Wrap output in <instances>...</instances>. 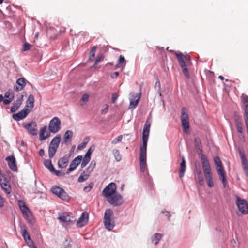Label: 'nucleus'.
Returning <instances> with one entry per match:
<instances>
[{"instance_id":"obj_1","label":"nucleus","mask_w":248,"mask_h":248,"mask_svg":"<svg viewBox=\"0 0 248 248\" xmlns=\"http://www.w3.org/2000/svg\"><path fill=\"white\" fill-rule=\"evenodd\" d=\"M174 54L177 58L183 73L187 78H189L190 75L186 67V62H188L190 61V56L187 54L184 55L180 52H175Z\"/></svg>"},{"instance_id":"obj_2","label":"nucleus","mask_w":248,"mask_h":248,"mask_svg":"<svg viewBox=\"0 0 248 248\" xmlns=\"http://www.w3.org/2000/svg\"><path fill=\"white\" fill-rule=\"evenodd\" d=\"M18 205L26 221L30 224H33L34 223V220L32 213L26 206L24 201L23 200H19L18 202Z\"/></svg>"},{"instance_id":"obj_3","label":"nucleus","mask_w":248,"mask_h":248,"mask_svg":"<svg viewBox=\"0 0 248 248\" xmlns=\"http://www.w3.org/2000/svg\"><path fill=\"white\" fill-rule=\"evenodd\" d=\"M113 213L112 210L108 209L106 210L104 217V223L106 229L111 230L114 227V221L112 218Z\"/></svg>"},{"instance_id":"obj_4","label":"nucleus","mask_w":248,"mask_h":248,"mask_svg":"<svg viewBox=\"0 0 248 248\" xmlns=\"http://www.w3.org/2000/svg\"><path fill=\"white\" fill-rule=\"evenodd\" d=\"M188 119L189 117L187 109L185 107L182 108L181 110V121L183 131L186 133H188L189 129Z\"/></svg>"},{"instance_id":"obj_5","label":"nucleus","mask_w":248,"mask_h":248,"mask_svg":"<svg viewBox=\"0 0 248 248\" xmlns=\"http://www.w3.org/2000/svg\"><path fill=\"white\" fill-rule=\"evenodd\" d=\"M51 191L62 200L68 201L70 199L69 195L65 190L59 186H54L52 187Z\"/></svg>"},{"instance_id":"obj_6","label":"nucleus","mask_w":248,"mask_h":248,"mask_svg":"<svg viewBox=\"0 0 248 248\" xmlns=\"http://www.w3.org/2000/svg\"><path fill=\"white\" fill-rule=\"evenodd\" d=\"M150 123L148 121H147L144 125L142 137V144L141 145L140 148H147V142L150 133Z\"/></svg>"},{"instance_id":"obj_7","label":"nucleus","mask_w":248,"mask_h":248,"mask_svg":"<svg viewBox=\"0 0 248 248\" xmlns=\"http://www.w3.org/2000/svg\"><path fill=\"white\" fill-rule=\"evenodd\" d=\"M236 204L241 215L248 214V204L245 199L237 196Z\"/></svg>"},{"instance_id":"obj_8","label":"nucleus","mask_w":248,"mask_h":248,"mask_svg":"<svg viewBox=\"0 0 248 248\" xmlns=\"http://www.w3.org/2000/svg\"><path fill=\"white\" fill-rule=\"evenodd\" d=\"M61 122L58 117L53 118L49 122L48 129L49 132L56 133L61 129Z\"/></svg>"},{"instance_id":"obj_9","label":"nucleus","mask_w":248,"mask_h":248,"mask_svg":"<svg viewBox=\"0 0 248 248\" xmlns=\"http://www.w3.org/2000/svg\"><path fill=\"white\" fill-rule=\"evenodd\" d=\"M108 203L114 206H121L123 203L122 196L118 193H115L107 198Z\"/></svg>"},{"instance_id":"obj_10","label":"nucleus","mask_w":248,"mask_h":248,"mask_svg":"<svg viewBox=\"0 0 248 248\" xmlns=\"http://www.w3.org/2000/svg\"><path fill=\"white\" fill-rule=\"evenodd\" d=\"M116 184L114 183H110L103 189L102 191L103 195L108 198L116 193Z\"/></svg>"},{"instance_id":"obj_11","label":"nucleus","mask_w":248,"mask_h":248,"mask_svg":"<svg viewBox=\"0 0 248 248\" xmlns=\"http://www.w3.org/2000/svg\"><path fill=\"white\" fill-rule=\"evenodd\" d=\"M147 148H140V169L141 172H144L146 168Z\"/></svg>"},{"instance_id":"obj_12","label":"nucleus","mask_w":248,"mask_h":248,"mask_svg":"<svg viewBox=\"0 0 248 248\" xmlns=\"http://www.w3.org/2000/svg\"><path fill=\"white\" fill-rule=\"evenodd\" d=\"M30 110L27 108H24L16 114H14L12 116L13 119L18 121L25 118L30 113Z\"/></svg>"},{"instance_id":"obj_13","label":"nucleus","mask_w":248,"mask_h":248,"mask_svg":"<svg viewBox=\"0 0 248 248\" xmlns=\"http://www.w3.org/2000/svg\"><path fill=\"white\" fill-rule=\"evenodd\" d=\"M82 159V155H78L75 159H74L71 162L69 168L67 170V173H69L72 170H74L80 163Z\"/></svg>"},{"instance_id":"obj_14","label":"nucleus","mask_w":248,"mask_h":248,"mask_svg":"<svg viewBox=\"0 0 248 248\" xmlns=\"http://www.w3.org/2000/svg\"><path fill=\"white\" fill-rule=\"evenodd\" d=\"M26 80L24 78H18L14 86V90L16 92L22 90L26 85Z\"/></svg>"},{"instance_id":"obj_15","label":"nucleus","mask_w":248,"mask_h":248,"mask_svg":"<svg viewBox=\"0 0 248 248\" xmlns=\"http://www.w3.org/2000/svg\"><path fill=\"white\" fill-rule=\"evenodd\" d=\"M58 219L63 222H70L74 220V217L72 216V214L68 212L62 213L58 217Z\"/></svg>"},{"instance_id":"obj_16","label":"nucleus","mask_w":248,"mask_h":248,"mask_svg":"<svg viewBox=\"0 0 248 248\" xmlns=\"http://www.w3.org/2000/svg\"><path fill=\"white\" fill-rule=\"evenodd\" d=\"M89 220V214L87 212H83L77 222V225L78 227L85 226Z\"/></svg>"},{"instance_id":"obj_17","label":"nucleus","mask_w":248,"mask_h":248,"mask_svg":"<svg viewBox=\"0 0 248 248\" xmlns=\"http://www.w3.org/2000/svg\"><path fill=\"white\" fill-rule=\"evenodd\" d=\"M201 160L202 161V165L204 173L207 174V173H211L210 171L211 167H210V165L209 161L204 155L202 154V155Z\"/></svg>"},{"instance_id":"obj_18","label":"nucleus","mask_w":248,"mask_h":248,"mask_svg":"<svg viewBox=\"0 0 248 248\" xmlns=\"http://www.w3.org/2000/svg\"><path fill=\"white\" fill-rule=\"evenodd\" d=\"M24 127L32 135H37V129H36V124L34 122L29 123L26 125H24Z\"/></svg>"},{"instance_id":"obj_19","label":"nucleus","mask_w":248,"mask_h":248,"mask_svg":"<svg viewBox=\"0 0 248 248\" xmlns=\"http://www.w3.org/2000/svg\"><path fill=\"white\" fill-rule=\"evenodd\" d=\"M21 232L25 241L28 244L32 243L29 233L28 232L25 225L21 226Z\"/></svg>"},{"instance_id":"obj_20","label":"nucleus","mask_w":248,"mask_h":248,"mask_svg":"<svg viewBox=\"0 0 248 248\" xmlns=\"http://www.w3.org/2000/svg\"><path fill=\"white\" fill-rule=\"evenodd\" d=\"M6 160L8 161V166L12 170L16 171L17 170L16 158L14 156L7 157Z\"/></svg>"},{"instance_id":"obj_21","label":"nucleus","mask_w":248,"mask_h":248,"mask_svg":"<svg viewBox=\"0 0 248 248\" xmlns=\"http://www.w3.org/2000/svg\"><path fill=\"white\" fill-rule=\"evenodd\" d=\"M50 133L47 131V126H45L40 130L39 140H44L50 136Z\"/></svg>"},{"instance_id":"obj_22","label":"nucleus","mask_w":248,"mask_h":248,"mask_svg":"<svg viewBox=\"0 0 248 248\" xmlns=\"http://www.w3.org/2000/svg\"><path fill=\"white\" fill-rule=\"evenodd\" d=\"M59 145L55 144L50 142L49 149H48V155L50 158H52L54 157L55 153L57 150Z\"/></svg>"},{"instance_id":"obj_23","label":"nucleus","mask_w":248,"mask_h":248,"mask_svg":"<svg viewBox=\"0 0 248 248\" xmlns=\"http://www.w3.org/2000/svg\"><path fill=\"white\" fill-rule=\"evenodd\" d=\"M186 161L184 156L182 157V161L180 165L179 175V177L181 178L184 176V174L186 171Z\"/></svg>"},{"instance_id":"obj_24","label":"nucleus","mask_w":248,"mask_h":248,"mask_svg":"<svg viewBox=\"0 0 248 248\" xmlns=\"http://www.w3.org/2000/svg\"><path fill=\"white\" fill-rule=\"evenodd\" d=\"M140 99V94L137 93L134 99H131L130 102L129 108H135L138 104Z\"/></svg>"},{"instance_id":"obj_25","label":"nucleus","mask_w":248,"mask_h":248,"mask_svg":"<svg viewBox=\"0 0 248 248\" xmlns=\"http://www.w3.org/2000/svg\"><path fill=\"white\" fill-rule=\"evenodd\" d=\"M34 97L33 95L30 94L26 102V106L24 108H32L34 107Z\"/></svg>"},{"instance_id":"obj_26","label":"nucleus","mask_w":248,"mask_h":248,"mask_svg":"<svg viewBox=\"0 0 248 248\" xmlns=\"http://www.w3.org/2000/svg\"><path fill=\"white\" fill-rule=\"evenodd\" d=\"M22 102V98L17 99L16 102L13 103V105L11 107V112L14 113L16 112L21 106Z\"/></svg>"},{"instance_id":"obj_27","label":"nucleus","mask_w":248,"mask_h":248,"mask_svg":"<svg viewBox=\"0 0 248 248\" xmlns=\"http://www.w3.org/2000/svg\"><path fill=\"white\" fill-rule=\"evenodd\" d=\"M90 174L91 172L87 170L86 171L82 172L78 179V182L82 183L87 180L89 177Z\"/></svg>"},{"instance_id":"obj_28","label":"nucleus","mask_w":248,"mask_h":248,"mask_svg":"<svg viewBox=\"0 0 248 248\" xmlns=\"http://www.w3.org/2000/svg\"><path fill=\"white\" fill-rule=\"evenodd\" d=\"M68 162V157L66 156L62 157L58 161V166L60 168H64L67 166Z\"/></svg>"},{"instance_id":"obj_29","label":"nucleus","mask_w":248,"mask_h":248,"mask_svg":"<svg viewBox=\"0 0 248 248\" xmlns=\"http://www.w3.org/2000/svg\"><path fill=\"white\" fill-rule=\"evenodd\" d=\"M204 175L208 186L210 187H212L214 186V183L212 173H207V174H204Z\"/></svg>"},{"instance_id":"obj_30","label":"nucleus","mask_w":248,"mask_h":248,"mask_svg":"<svg viewBox=\"0 0 248 248\" xmlns=\"http://www.w3.org/2000/svg\"><path fill=\"white\" fill-rule=\"evenodd\" d=\"M217 172L219 175L220 179L221 180L222 183L225 186L227 182L225 177V172L224 169H218V170H217Z\"/></svg>"},{"instance_id":"obj_31","label":"nucleus","mask_w":248,"mask_h":248,"mask_svg":"<svg viewBox=\"0 0 248 248\" xmlns=\"http://www.w3.org/2000/svg\"><path fill=\"white\" fill-rule=\"evenodd\" d=\"M73 136V132L70 130H67L65 132L64 134V143H67L68 141V140H71Z\"/></svg>"},{"instance_id":"obj_32","label":"nucleus","mask_w":248,"mask_h":248,"mask_svg":"<svg viewBox=\"0 0 248 248\" xmlns=\"http://www.w3.org/2000/svg\"><path fill=\"white\" fill-rule=\"evenodd\" d=\"M162 235L160 233H155L152 237V241L155 245H156L158 244L159 241L162 238Z\"/></svg>"},{"instance_id":"obj_33","label":"nucleus","mask_w":248,"mask_h":248,"mask_svg":"<svg viewBox=\"0 0 248 248\" xmlns=\"http://www.w3.org/2000/svg\"><path fill=\"white\" fill-rule=\"evenodd\" d=\"M215 164L216 166L217 170L218 169H223V166L222 164V162L220 158L218 156H215L214 158Z\"/></svg>"},{"instance_id":"obj_34","label":"nucleus","mask_w":248,"mask_h":248,"mask_svg":"<svg viewBox=\"0 0 248 248\" xmlns=\"http://www.w3.org/2000/svg\"><path fill=\"white\" fill-rule=\"evenodd\" d=\"M2 189L5 192V193L7 194H9L11 192V187L9 183L5 184L2 183L0 185Z\"/></svg>"},{"instance_id":"obj_35","label":"nucleus","mask_w":248,"mask_h":248,"mask_svg":"<svg viewBox=\"0 0 248 248\" xmlns=\"http://www.w3.org/2000/svg\"><path fill=\"white\" fill-rule=\"evenodd\" d=\"M235 124L237 128V131L240 133H243L242 124L240 120L237 119L235 120Z\"/></svg>"},{"instance_id":"obj_36","label":"nucleus","mask_w":248,"mask_h":248,"mask_svg":"<svg viewBox=\"0 0 248 248\" xmlns=\"http://www.w3.org/2000/svg\"><path fill=\"white\" fill-rule=\"evenodd\" d=\"M89 140V137H85L83 140V141L78 147V149L80 150L85 148Z\"/></svg>"},{"instance_id":"obj_37","label":"nucleus","mask_w":248,"mask_h":248,"mask_svg":"<svg viewBox=\"0 0 248 248\" xmlns=\"http://www.w3.org/2000/svg\"><path fill=\"white\" fill-rule=\"evenodd\" d=\"M194 145L196 148L198 149L200 153L202 152L201 141L199 138H196L194 140Z\"/></svg>"},{"instance_id":"obj_38","label":"nucleus","mask_w":248,"mask_h":248,"mask_svg":"<svg viewBox=\"0 0 248 248\" xmlns=\"http://www.w3.org/2000/svg\"><path fill=\"white\" fill-rule=\"evenodd\" d=\"M44 165L49 169L50 171L54 170V168L52 164L51 161L50 160H45L44 162Z\"/></svg>"},{"instance_id":"obj_39","label":"nucleus","mask_w":248,"mask_h":248,"mask_svg":"<svg viewBox=\"0 0 248 248\" xmlns=\"http://www.w3.org/2000/svg\"><path fill=\"white\" fill-rule=\"evenodd\" d=\"M90 159L91 157H89L85 155L81 164V167L82 168L85 167L86 166V165L89 162Z\"/></svg>"},{"instance_id":"obj_40","label":"nucleus","mask_w":248,"mask_h":248,"mask_svg":"<svg viewBox=\"0 0 248 248\" xmlns=\"http://www.w3.org/2000/svg\"><path fill=\"white\" fill-rule=\"evenodd\" d=\"M97 47L96 46H94L92 48V49L90 53V57L89 59V61H92L93 59L94 58L95 54V52L96 51Z\"/></svg>"},{"instance_id":"obj_41","label":"nucleus","mask_w":248,"mask_h":248,"mask_svg":"<svg viewBox=\"0 0 248 248\" xmlns=\"http://www.w3.org/2000/svg\"><path fill=\"white\" fill-rule=\"evenodd\" d=\"M113 152L116 161H120L122 159V156L120 151L117 149H115L113 150Z\"/></svg>"},{"instance_id":"obj_42","label":"nucleus","mask_w":248,"mask_h":248,"mask_svg":"<svg viewBox=\"0 0 248 248\" xmlns=\"http://www.w3.org/2000/svg\"><path fill=\"white\" fill-rule=\"evenodd\" d=\"M125 58L123 56L121 55L119 57V59L118 61V63L116 65L117 67H122L123 64L125 63Z\"/></svg>"},{"instance_id":"obj_43","label":"nucleus","mask_w":248,"mask_h":248,"mask_svg":"<svg viewBox=\"0 0 248 248\" xmlns=\"http://www.w3.org/2000/svg\"><path fill=\"white\" fill-rule=\"evenodd\" d=\"M61 135L58 134L52 140L51 143L59 145L61 141Z\"/></svg>"},{"instance_id":"obj_44","label":"nucleus","mask_w":248,"mask_h":248,"mask_svg":"<svg viewBox=\"0 0 248 248\" xmlns=\"http://www.w3.org/2000/svg\"><path fill=\"white\" fill-rule=\"evenodd\" d=\"M198 180L200 185L202 186L204 184L203 178L202 175V172L201 171L198 173Z\"/></svg>"},{"instance_id":"obj_45","label":"nucleus","mask_w":248,"mask_h":248,"mask_svg":"<svg viewBox=\"0 0 248 248\" xmlns=\"http://www.w3.org/2000/svg\"><path fill=\"white\" fill-rule=\"evenodd\" d=\"M89 96L88 94H84L83 95L80 101L83 103L81 104L82 105L86 103L89 100Z\"/></svg>"},{"instance_id":"obj_46","label":"nucleus","mask_w":248,"mask_h":248,"mask_svg":"<svg viewBox=\"0 0 248 248\" xmlns=\"http://www.w3.org/2000/svg\"><path fill=\"white\" fill-rule=\"evenodd\" d=\"M95 165H96V163H95V161H92L91 162L90 166L87 168V170H88L89 171H90V172H91L92 171H93V170L95 166Z\"/></svg>"},{"instance_id":"obj_47","label":"nucleus","mask_w":248,"mask_h":248,"mask_svg":"<svg viewBox=\"0 0 248 248\" xmlns=\"http://www.w3.org/2000/svg\"><path fill=\"white\" fill-rule=\"evenodd\" d=\"M9 183V181L7 180L4 175H1L0 176V185H1L2 183L7 184Z\"/></svg>"},{"instance_id":"obj_48","label":"nucleus","mask_w":248,"mask_h":248,"mask_svg":"<svg viewBox=\"0 0 248 248\" xmlns=\"http://www.w3.org/2000/svg\"><path fill=\"white\" fill-rule=\"evenodd\" d=\"M31 45L29 43L25 42L24 44L22 51H26L29 50L31 48Z\"/></svg>"},{"instance_id":"obj_49","label":"nucleus","mask_w":248,"mask_h":248,"mask_svg":"<svg viewBox=\"0 0 248 248\" xmlns=\"http://www.w3.org/2000/svg\"><path fill=\"white\" fill-rule=\"evenodd\" d=\"M242 103L243 108L248 106V97L247 96H244L242 98Z\"/></svg>"},{"instance_id":"obj_50","label":"nucleus","mask_w":248,"mask_h":248,"mask_svg":"<svg viewBox=\"0 0 248 248\" xmlns=\"http://www.w3.org/2000/svg\"><path fill=\"white\" fill-rule=\"evenodd\" d=\"M14 97V95H11L10 99H3V103L5 105H8V104H10L13 100Z\"/></svg>"},{"instance_id":"obj_51","label":"nucleus","mask_w":248,"mask_h":248,"mask_svg":"<svg viewBox=\"0 0 248 248\" xmlns=\"http://www.w3.org/2000/svg\"><path fill=\"white\" fill-rule=\"evenodd\" d=\"M122 138H123L122 135L118 136L116 138L114 139V140L112 141V143L114 144H117L118 142H119L122 140Z\"/></svg>"},{"instance_id":"obj_52","label":"nucleus","mask_w":248,"mask_h":248,"mask_svg":"<svg viewBox=\"0 0 248 248\" xmlns=\"http://www.w3.org/2000/svg\"><path fill=\"white\" fill-rule=\"evenodd\" d=\"M93 187V184L90 183L88 186H86L84 188V190L85 192H89Z\"/></svg>"},{"instance_id":"obj_53","label":"nucleus","mask_w":248,"mask_h":248,"mask_svg":"<svg viewBox=\"0 0 248 248\" xmlns=\"http://www.w3.org/2000/svg\"><path fill=\"white\" fill-rule=\"evenodd\" d=\"M241 160H242V166H244L245 165H248L247 158H246V157L245 156V155H241Z\"/></svg>"},{"instance_id":"obj_54","label":"nucleus","mask_w":248,"mask_h":248,"mask_svg":"<svg viewBox=\"0 0 248 248\" xmlns=\"http://www.w3.org/2000/svg\"><path fill=\"white\" fill-rule=\"evenodd\" d=\"M241 160H242V166H244L245 165H248L247 158H246V157L245 156V155H241Z\"/></svg>"},{"instance_id":"obj_55","label":"nucleus","mask_w":248,"mask_h":248,"mask_svg":"<svg viewBox=\"0 0 248 248\" xmlns=\"http://www.w3.org/2000/svg\"><path fill=\"white\" fill-rule=\"evenodd\" d=\"M108 109V106L107 104H105L102 108V113H106Z\"/></svg>"},{"instance_id":"obj_56","label":"nucleus","mask_w":248,"mask_h":248,"mask_svg":"<svg viewBox=\"0 0 248 248\" xmlns=\"http://www.w3.org/2000/svg\"><path fill=\"white\" fill-rule=\"evenodd\" d=\"M118 97V95L117 94V93H114L112 94V101L113 103H115Z\"/></svg>"},{"instance_id":"obj_57","label":"nucleus","mask_w":248,"mask_h":248,"mask_svg":"<svg viewBox=\"0 0 248 248\" xmlns=\"http://www.w3.org/2000/svg\"><path fill=\"white\" fill-rule=\"evenodd\" d=\"M94 148V147L91 146L87 152L86 154H85V155H87L89 157H91V155L92 154L93 151H92V148Z\"/></svg>"},{"instance_id":"obj_58","label":"nucleus","mask_w":248,"mask_h":248,"mask_svg":"<svg viewBox=\"0 0 248 248\" xmlns=\"http://www.w3.org/2000/svg\"><path fill=\"white\" fill-rule=\"evenodd\" d=\"M102 58L101 56L98 57L96 58L95 63L94 64V66H93L94 67H96L97 66L98 63L100 62V61L102 60Z\"/></svg>"},{"instance_id":"obj_59","label":"nucleus","mask_w":248,"mask_h":248,"mask_svg":"<svg viewBox=\"0 0 248 248\" xmlns=\"http://www.w3.org/2000/svg\"><path fill=\"white\" fill-rule=\"evenodd\" d=\"M243 168L246 175L248 177V165L243 166Z\"/></svg>"},{"instance_id":"obj_60","label":"nucleus","mask_w":248,"mask_h":248,"mask_svg":"<svg viewBox=\"0 0 248 248\" xmlns=\"http://www.w3.org/2000/svg\"><path fill=\"white\" fill-rule=\"evenodd\" d=\"M51 172L53 173L54 174H55L57 176H60L61 175V171L60 170H56L54 169V170H53L52 171H50Z\"/></svg>"},{"instance_id":"obj_61","label":"nucleus","mask_w":248,"mask_h":248,"mask_svg":"<svg viewBox=\"0 0 248 248\" xmlns=\"http://www.w3.org/2000/svg\"><path fill=\"white\" fill-rule=\"evenodd\" d=\"M4 206V199L0 195V207L1 208Z\"/></svg>"},{"instance_id":"obj_62","label":"nucleus","mask_w":248,"mask_h":248,"mask_svg":"<svg viewBox=\"0 0 248 248\" xmlns=\"http://www.w3.org/2000/svg\"><path fill=\"white\" fill-rule=\"evenodd\" d=\"M119 75V72H114L111 76V78H117Z\"/></svg>"},{"instance_id":"obj_63","label":"nucleus","mask_w":248,"mask_h":248,"mask_svg":"<svg viewBox=\"0 0 248 248\" xmlns=\"http://www.w3.org/2000/svg\"><path fill=\"white\" fill-rule=\"evenodd\" d=\"M11 95H14V94L13 93H10L9 92H6L5 94V97L6 98H8V99H10Z\"/></svg>"},{"instance_id":"obj_64","label":"nucleus","mask_w":248,"mask_h":248,"mask_svg":"<svg viewBox=\"0 0 248 248\" xmlns=\"http://www.w3.org/2000/svg\"><path fill=\"white\" fill-rule=\"evenodd\" d=\"M244 118L246 125L247 126V124H248V113L245 114Z\"/></svg>"}]
</instances>
